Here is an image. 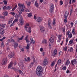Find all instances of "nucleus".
Instances as JSON below:
<instances>
[{
	"mask_svg": "<svg viewBox=\"0 0 77 77\" xmlns=\"http://www.w3.org/2000/svg\"><path fill=\"white\" fill-rule=\"evenodd\" d=\"M36 74L38 77L41 76L43 73V70L41 66H38L36 69Z\"/></svg>",
	"mask_w": 77,
	"mask_h": 77,
	"instance_id": "obj_1",
	"label": "nucleus"
},
{
	"mask_svg": "<svg viewBox=\"0 0 77 77\" xmlns=\"http://www.w3.org/2000/svg\"><path fill=\"white\" fill-rule=\"evenodd\" d=\"M25 28V30L27 32H29V33H30L31 32H32V28H31V27L29 26L28 28V29L27 30V29H28V27L24 26Z\"/></svg>",
	"mask_w": 77,
	"mask_h": 77,
	"instance_id": "obj_2",
	"label": "nucleus"
},
{
	"mask_svg": "<svg viewBox=\"0 0 77 77\" xmlns=\"http://www.w3.org/2000/svg\"><path fill=\"white\" fill-rule=\"evenodd\" d=\"M54 11V5L53 4H51L50 5V9L49 10V12L51 13H53Z\"/></svg>",
	"mask_w": 77,
	"mask_h": 77,
	"instance_id": "obj_3",
	"label": "nucleus"
},
{
	"mask_svg": "<svg viewBox=\"0 0 77 77\" xmlns=\"http://www.w3.org/2000/svg\"><path fill=\"white\" fill-rule=\"evenodd\" d=\"M77 57L75 58L73 60H72L71 61V63L72 65L73 66L74 65V64H76L77 63Z\"/></svg>",
	"mask_w": 77,
	"mask_h": 77,
	"instance_id": "obj_4",
	"label": "nucleus"
},
{
	"mask_svg": "<svg viewBox=\"0 0 77 77\" xmlns=\"http://www.w3.org/2000/svg\"><path fill=\"white\" fill-rule=\"evenodd\" d=\"M54 41V35H52L51 36V38L50 39H49V41H50L51 43H53Z\"/></svg>",
	"mask_w": 77,
	"mask_h": 77,
	"instance_id": "obj_5",
	"label": "nucleus"
},
{
	"mask_svg": "<svg viewBox=\"0 0 77 77\" xmlns=\"http://www.w3.org/2000/svg\"><path fill=\"white\" fill-rule=\"evenodd\" d=\"M7 63V59L5 58L3 59V60L2 61V65H5Z\"/></svg>",
	"mask_w": 77,
	"mask_h": 77,
	"instance_id": "obj_6",
	"label": "nucleus"
},
{
	"mask_svg": "<svg viewBox=\"0 0 77 77\" xmlns=\"http://www.w3.org/2000/svg\"><path fill=\"white\" fill-rule=\"evenodd\" d=\"M48 62L47 61V58H45L43 62V65L44 66H45L47 64Z\"/></svg>",
	"mask_w": 77,
	"mask_h": 77,
	"instance_id": "obj_7",
	"label": "nucleus"
},
{
	"mask_svg": "<svg viewBox=\"0 0 77 77\" xmlns=\"http://www.w3.org/2000/svg\"><path fill=\"white\" fill-rule=\"evenodd\" d=\"M69 15V13L68 11H66L64 14V17L65 19H67Z\"/></svg>",
	"mask_w": 77,
	"mask_h": 77,
	"instance_id": "obj_8",
	"label": "nucleus"
},
{
	"mask_svg": "<svg viewBox=\"0 0 77 77\" xmlns=\"http://www.w3.org/2000/svg\"><path fill=\"white\" fill-rule=\"evenodd\" d=\"M0 33L1 35H4V33H5V30L3 29L2 28H0Z\"/></svg>",
	"mask_w": 77,
	"mask_h": 77,
	"instance_id": "obj_9",
	"label": "nucleus"
},
{
	"mask_svg": "<svg viewBox=\"0 0 77 77\" xmlns=\"http://www.w3.org/2000/svg\"><path fill=\"white\" fill-rule=\"evenodd\" d=\"M42 21V18L41 17H39L37 20V22L38 23H41Z\"/></svg>",
	"mask_w": 77,
	"mask_h": 77,
	"instance_id": "obj_10",
	"label": "nucleus"
},
{
	"mask_svg": "<svg viewBox=\"0 0 77 77\" xmlns=\"http://www.w3.org/2000/svg\"><path fill=\"white\" fill-rule=\"evenodd\" d=\"M12 66H13V62L11 61L8 64V68H11V67H12Z\"/></svg>",
	"mask_w": 77,
	"mask_h": 77,
	"instance_id": "obj_11",
	"label": "nucleus"
},
{
	"mask_svg": "<svg viewBox=\"0 0 77 77\" xmlns=\"http://www.w3.org/2000/svg\"><path fill=\"white\" fill-rule=\"evenodd\" d=\"M14 55V54L12 53V52H11L9 53V55H8V57L10 59L11 58H12V56Z\"/></svg>",
	"mask_w": 77,
	"mask_h": 77,
	"instance_id": "obj_12",
	"label": "nucleus"
},
{
	"mask_svg": "<svg viewBox=\"0 0 77 77\" xmlns=\"http://www.w3.org/2000/svg\"><path fill=\"white\" fill-rule=\"evenodd\" d=\"M18 5L19 8H25V6L24 5V4H21L20 3H19L18 4Z\"/></svg>",
	"mask_w": 77,
	"mask_h": 77,
	"instance_id": "obj_13",
	"label": "nucleus"
},
{
	"mask_svg": "<svg viewBox=\"0 0 77 77\" xmlns=\"http://www.w3.org/2000/svg\"><path fill=\"white\" fill-rule=\"evenodd\" d=\"M40 30L41 32H42V33H43L45 31V29H44V28L43 27L41 26L40 29Z\"/></svg>",
	"mask_w": 77,
	"mask_h": 77,
	"instance_id": "obj_14",
	"label": "nucleus"
},
{
	"mask_svg": "<svg viewBox=\"0 0 77 77\" xmlns=\"http://www.w3.org/2000/svg\"><path fill=\"white\" fill-rule=\"evenodd\" d=\"M19 66L20 67H21V68H23L24 66V64L23 63H18Z\"/></svg>",
	"mask_w": 77,
	"mask_h": 77,
	"instance_id": "obj_15",
	"label": "nucleus"
},
{
	"mask_svg": "<svg viewBox=\"0 0 77 77\" xmlns=\"http://www.w3.org/2000/svg\"><path fill=\"white\" fill-rule=\"evenodd\" d=\"M28 35H27L25 38V40H26L27 44L29 43V40L27 39V38H28Z\"/></svg>",
	"mask_w": 77,
	"mask_h": 77,
	"instance_id": "obj_16",
	"label": "nucleus"
},
{
	"mask_svg": "<svg viewBox=\"0 0 77 77\" xmlns=\"http://www.w3.org/2000/svg\"><path fill=\"white\" fill-rule=\"evenodd\" d=\"M3 14L5 15V16H8V12L6 11H5L3 12Z\"/></svg>",
	"mask_w": 77,
	"mask_h": 77,
	"instance_id": "obj_17",
	"label": "nucleus"
},
{
	"mask_svg": "<svg viewBox=\"0 0 77 77\" xmlns=\"http://www.w3.org/2000/svg\"><path fill=\"white\" fill-rule=\"evenodd\" d=\"M30 40L31 41V42H30V44H32V43H33V44H35V42L32 38H30Z\"/></svg>",
	"mask_w": 77,
	"mask_h": 77,
	"instance_id": "obj_18",
	"label": "nucleus"
},
{
	"mask_svg": "<svg viewBox=\"0 0 77 77\" xmlns=\"http://www.w3.org/2000/svg\"><path fill=\"white\" fill-rule=\"evenodd\" d=\"M70 63V61H69V60H68L67 61H66V62L65 63V65H68Z\"/></svg>",
	"mask_w": 77,
	"mask_h": 77,
	"instance_id": "obj_19",
	"label": "nucleus"
},
{
	"mask_svg": "<svg viewBox=\"0 0 77 77\" xmlns=\"http://www.w3.org/2000/svg\"><path fill=\"white\" fill-rule=\"evenodd\" d=\"M35 60L33 59V61L31 63V64H30L29 66H30V67L32 66H33L32 65H33V64L35 63Z\"/></svg>",
	"mask_w": 77,
	"mask_h": 77,
	"instance_id": "obj_20",
	"label": "nucleus"
},
{
	"mask_svg": "<svg viewBox=\"0 0 77 77\" xmlns=\"http://www.w3.org/2000/svg\"><path fill=\"white\" fill-rule=\"evenodd\" d=\"M14 45V49L15 50V49H16V48L18 46V44L17 43H15Z\"/></svg>",
	"mask_w": 77,
	"mask_h": 77,
	"instance_id": "obj_21",
	"label": "nucleus"
},
{
	"mask_svg": "<svg viewBox=\"0 0 77 77\" xmlns=\"http://www.w3.org/2000/svg\"><path fill=\"white\" fill-rule=\"evenodd\" d=\"M56 24V19L54 18L53 20V22L52 23V26H54Z\"/></svg>",
	"mask_w": 77,
	"mask_h": 77,
	"instance_id": "obj_22",
	"label": "nucleus"
},
{
	"mask_svg": "<svg viewBox=\"0 0 77 77\" xmlns=\"http://www.w3.org/2000/svg\"><path fill=\"white\" fill-rule=\"evenodd\" d=\"M69 51L70 52H72L73 51V48H69Z\"/></svg>",
	"mask_w": 77,
	"mask_h": 77,
	"instance_id": "obj_23",
	"label": "nucleus"
},
{
	"mask_svg": "<svg viewBox=\"0 0 77 77\" xmlns=\"http://www.w3.org/2000/svg\"><path fill=\"white\" fill-rule=\"evenodd\" d=\"M23 19V17L20 16V19L19 20V22H24Z\"/></svg>",
	"mask_w": 77,
	"mask_h": 77,
	"instance_id": "obj_24",
	"label": "nucleus"
},
{
	"mask_svg": "<svg viewBox=\"0 0 77 77\" xmlns=\"http://www.w3.org/2000/svg\"><path fill=\"white\" fill-rule=\"evenodd\" d=\"M35 5L36 6V7H38V6H39V5L38 3V2H37V1H36L35 3Z\"/></svg>",
	"mask_w": 77,
	"mask_h": 77,
	"instance_id": "obj_25",
	"label": "nucleus"
},
{
	"mask_svg": "<svg viewBox=\"0 0 77 77\" xmlns=\"http://www.w3.org/2000/svg\"><path fill=\"white\" fill-rule=\"evenodd\" d=\"M60 5L61 6V5H62L63 4V2L62 1V0H61L60 1Z\"/></svg>",
	"mask_w": 77,
	"mask_h": 77,
	"instance_id": "obj_26",
	"label": "nucleus"
},
{
	"mask_svg": "<svg viewBox=\"0 0 77 77\" xmlns=\"http://www.w3.org/2000/svg\"><path fill=\"white\" fill-rule=\"evenodd\" d=\"M30 48V45L29 44H27V45H26V48L27 49V50H29V48Z\"/></svg>",
	"mask_w": 77,
	"mask_h": 77,
	"instance_id": "obj_27",
	"label": "nucleus"
},
{
	"mask_svg": "<svg viewBox=\"0 0 77 77\" xmlns=\"http://www.w3.org/2000/svg\"><path fill=\"white\" fill-rule=\"evenodd\" d=\"M26 4L28 6H30L31 4V2H29V1H27Z\"/></svg>",
	"mask_w": 77,
	"mask_h": 77,
	"instance_id": "obj_28",
	"label": "nucleus"
},
{
	"mask_svg": "<svg viewBox=\"0 0 77 77\" xmlns=\"http://www.w3.org/2000/svg\"><path fill=\"white\" fill-rule=\"evenodd\" d=\"M61 63V60L59 59L57 61V64H58V65H60Z\"/></svg>",
	"mask_w": 77,
	"mask_h": 77,
	"instance_id": "obj_29",
	"label": "nucleus"
},
{
	"mask_svg": "<svg viewBox=\"0 0 77 77\" xmlns=\"http://www.w3.org/2000/svg\"><path fill=\"white\" fill-rule=\"evenodd\" d=\"M68 38H71L72 36V35L71 33H70V34L68 35Z\"/></svg>",
	"mask_w": 77,
	"mask_h": 77,
	"instance_id": "obj_30",
	"label": "nucleus"
},
{
	"mask_svg": "<svg viewBox=\"0 0 77 77\" xmlns=\"http://www.w3.org/2000/svg\"><path fill=\"white\" fill-rule=\"evenodd\" d=\"M54 55H56V54H57V50H56V49L54 50Z\"/></svg>",
	"mask_w": 77,
	"mask_h": 77,
	"instance_id": "obj_31",
	"label": "nucleus"
},
{
	"mask_svg": "<svg viewBox=\"0 0 77 77\" xmlns=\"http://www.w3.org/2000/svg\"><path fill=\"white\" fill-rule=\"evenodd\" d=\"M24 37V36H22L21 38H18V39L19 41H22V40H23V37Z\"/></svg>",
	"mask_w": 77,
	"mask_h": 77,
	"instance_id": "obj_32",
	"label": "nucleus"
},
{
	"mask_svg": "<svg viewBox=\"0 0 77 77\" xmlns=\"http://www.w3.org/2000/svg\"><path fill=\"white\" fill-rule=\"evenodd\" d=\"M28 17H31L32 16V14L31 13H29L27 15Z\"/></svg>",
	"mask_w": 77,
	"mask_h": 77,
	"instance_id": "obj_33",
	"label": "nucleus"
},
{
	"mask_svg": "<svg viewBox=\"0 0 77 77\" xmlns=\"http://www.w3.org/2000/svg\"><path fill=\"white\" fill-rule=\"evenodd\" d=\"M62 35H58V39H62Z\"/></svg>",
	"mask_w": 77,
	"mask_h": 77,
	"instance_id": "obj_34",
	"label": "nucleus"
},
{
	"mask_svg": "<svg viewBox=\"0 0 77 77\" xmlns=\"http://www.w3.org/2000/svg\"><path fill=\"white\" fill-rule=\"evenodd\" d=\"M18 19H15V20L13 22V23H16V22L18 21Z\"/></svg>",
	"mask_w": 77,
	"mask_h": 77,
	"instance_id": "obj_35",
	"label": "nucleus"
},
{
	"mask_svg": "<svg viewBox=\"0 0 77 77\" xmlns=\"http://www.w3.org/2000/svg\"><path fill=\"white\" fill-rule=\"evenodd\" d=\"M12 9V7L10 6H7V9L8 10H10Z\"/></svg>",
	"mask_w": 77,
	"mask_h": 77,
	"instance_id": "obj_36",
	"label": "nucleus"
},
{
	"mask_svg": "<svg viewBox=\"0 0 77 77\" xmlns=\"http://www.w3.org/2000/svg\"><path fill=\"white\" fill-rule=\"evenodd\" d=\"M70 33H71L70 31L69 30H68L66 33V36H68V35H69V33L70 34Z\"/></svg>",
	"mask_w": 77,
	"mask_h": 77,
	"instance_id": "obj_37",
	"label": "nucleus"
},
{
	"mask_svg": "<svg viewBox=\"0 0 77 77\" xmlns=\"http://www.w3.org/2000/svg\"><path fill=\"white\" fill-rule=\"evenodd\" d=\"M47 41L46 39H45L43 40V41L42 42V43L43 44H44L45 43H47Z\"/></svg>",
	"mask_w": 77,
	"mask_h": 77,
	"instance_id": "obj_38",
	"label": "nucleus"
},
{
	"mask_svg": "<svg viewBox=\"0 0 77 77\" xmlns=\"http://www.w3.org/2000/svg\"><path fill=\"white\" fill-rule=\"evenodd\" d=\"M67 48H68V47L65 46V47L63 48V50L66 51H67Z\"/></svg>",
	"mask_w": 77,
	"mask_h": 77,
	"instance_id": "obj_39",
	"label": "nucleus"
},
{
	"mask_svg": "<svg viewBox=\"0 0 77 77\" xmlns=\"http://www.w3.org/2000/svg\"><path fill=\"white\" fill-rule=\"evenodd\" d=\"M3 2L4 5H7L8 4V1L6 0H4Z\"/></svg>",
	"mask_w": 77,
	"mask_h": 77,
	"instance_id": "obj_40",
	"label": "nucleus"
},
{
	"mask_svg": "<svg viewBox=\"0 0 77 77\" xmlns=\"http://www.w3.org/2000/svg\"><path fill=\"white\" fill-rule=\"evenodd\" d=\"M5 39H6V37H4L2 39H0V41L2 42Z\"/></svg>",
	"mask_w": 77,
	"mask_h": 77,
	"instance_id": "obj_41",
	"label": "nucleus"
},
{
	"mask_svg": "<svg viewBox=\"0 0 77 77\" xmlns=\"http://www.w3.org/2000/svg\"><path fill=\"white\" fill-rule=\"evenodd\" d=\"M73 40H70L69 42V43L70 44H72V43H73Z\"/></svg>",
	"mask_w": 77,
	"mask_h": 77,
	"instance_id": "obj_42",
	"label": "nucleus"
},
{
	"mask_svg": "<svg viewBox=\"0 0 77 77\" xmlns=\"http://www.w3.org/2000/svg\"><path fill=\"white\" fill-rule=\"evenodd\" d=\"M19 72L21 74V75H24L23 72L22 71H21V70H19Z\"/></svg>",
	"mask_w": 77,
	"mask_h": 77,
	"instance_id": "obj_43",
	"label": "nucleus"
},
{
	"mask_svg": "<svg viewBox=\"0 0 77 77\" xmlns=\"http://www.w3.org/2000/svg\"><path fill=\"white\" fill-rule=\"evenodd\" d=\"M10 14L12 15L13 16H14L15 14V13L14 12H11L10 13Z\"/></svg>",
	"mask_w": 77,
	"mask_h": 77,
	"instance_id": "obj_44",
	"label": "nucleus"
},
{
	"mask_svg": "<svg viewBox=\"0 0 77 77\" xmlns=\"http://www.w3.org/2000/svg\"><path fill=\"white\" fill-rule=\"evenodd\" d=\"M51 22L50 20H48V26H50L51 25Z\"/></svg>",
	"mask_w": 77,
	"mask_h": 77,
	"instance_id": "obj_45",
	"label": "nucleus"
},
{
	"mask_svg": "<svg viewBox=\"0 0 77 77\" xmlns=\"http://www.w3.org/2000/svg\"><path fill=\"white\" fill-rule=\"evenodd\" d=\"M72 33L73 35L75 34V29H73L72 30Z\"/></svg>",
	"mask_w": 77,
	"mask_h": 77,
	"instance_id": "obj_46",
	"label": "nucleus"
},
{
	"mask_svg": "<svg viewBox=\"0 0 77 77\" xmlns=\"http://www.w3.org/2000/svg\"><path fill=\"white\" fill-rule=\"evenodd\" d=\"M5 16H3L1 15L0 16V18H2V19H5Z\"/></svg>",
	"mask_w": 77,
	"mask_h": 77,
	"instance_id": "obj_47",
	"label": "nucleus"
},
{
	"mask_svg": "<svg viewBox=\"0 0 77 77\" xmlns=\"http://www.w3.org/2000/svg\"><path fill=\"white\" fill-rule=\"evenodd\" d=\"M30 9H28L25 10V12H30Z\"/></svg>",
	"mask_w": 77,
	"mask_h": 77,
	"instance_id": "obj_48",
	"label": "nucleus"
},
{
	"mask_svg": "<svg viewBox=\"0 0 77 77\" xmlns=\"http://www.w3.org/2000/svg\"><path fill=\"white\" fill-rule=\"evenodd\" d=\"M19 15H20V16L21 15V14H22V12L20 10L19 11H18Z\"/></svg>",
	"mask_w": 77,
	"mask_h": 77,
	"instance_id": "obj_49",
	"label": "nucleus"
},
{
	"mask_svg": "<svg viewBox=\"0 0 77 77\" xmlns=\"http://www.w3.org/2000/svg\"><path fill=\"white\" fill-rule=\"evenodd\" d=\"M63 70H66V66H63L62 68Z\"/></svg>",
	"mask_w": 77,
	"mask_h": 77,
	"instance_id": "obj_50",
	"label": "nucleus"
},
{
	"mask_svg": "<svg viewBox=\"0 0 77 77\" xmlns=\"http://www.w3.org/2000/svg\"><path fill=\"white\" fill-rule=\"evenodd\" d=\"M2 9H4V10H6V9H7V7H6V6H4Z\"/></svg>",
	"mask_w": 77,
	"mask_h": 77,
	"instance_id": "obj_51",
	"label": "nucleus"
},
{
	"mask_svg": "<svg viewBox=\"0 0 77 77\" xmlns=\"http://www.w3.org/2000/svg\"><path fill=\"white\" fill-rule=\"evenodd\" d=\"M54 62H52V63L51 65V66H54Z\"/></svg>",
	"mask_w": 77,
	"mask_h": 77,
	"instance_id": "obj_52",
	"label": "nucleus"
},
{
	"mask_svg": "<svg viewBox=\"0 0 77 77\" xmlns=\"http://www.w3.org/2000/svg\"><path fill=\"white\" fill-rule=\"evenodd\" d=\"M20 23V25L21 26H22V25H23V24H24V22H19Z\"/></svg>",
	"mask_w": 77,
	"mask_h": 77,
	"instance_id": "obj_53",
	"label": "nucleus"
},
{
	"mask_svg": "<svg viewBox=\"0 0 77 77\" xmlns=\"http://www.w3.org/2000/svg\"><path fill=\"white\" fill-rule=\"evenodd\" d=\"M4 46V43L3 42H2L1 43V47H3Z\"/></svg>",
	"mask_w": 77,
	"mask_h": 77,
	"instance_id": "obj_54",
	"label": "nucleus"
},
{
	"mask_svg": "<svg viewBox=\"0 0 77 77\" xmlns=\"http://www.w3.org/2000/svg\"><path fill=\"white\" fill-rule=\"evenodd\" d=\"M5 26H6V24H4L2 25V27H3V28H5Z\"/></svg>",
	"mask_w": 77,
	"mask_h": 77,
	"instance_id": "obj_55",
	"label": "nucleus"
},
{
	"mask_svg": "<svg viewBox=\"0 0 77 77\" xmlns=\"http://www.w3.org/2000/svg\"><path fill=\"white\" fill-rule=\"evenodd\" d=\"M27 61H30V58L29 57H28V58H27V60H26Z\"/></svg>",
	"mask_w": 77,
	"mask_h": 77,
	"instance_id": "obj_56",
	"label": "nucleus"
},
{
	"mask_svg": "<svg viewBox=\"0 0 77 77\" xmlns=\"http://www.w3.org/2000/svg\"><path fill=\"white\" fill-rule=\"evenodd\" d=\"M48 27L50 29H52V27H51V25H48Z\"/></svg>",
	"mask_w": 77,
	"mask_h": 77,
	"instance_id": "obj_57",
	"label": "nucleus"
},
{
	"mask_svg": "<svg viewBox=\"0 0 77 77\" xmlns=\"http://www.w3.org/2000/svg\"><path fill=\"white\" fill-rule=\"evenodd\" d=\"M29 26V24L28 23H26L25 27H27V26Z\"/></svg>",
	"mask_w": 77,
	"mask_h": 77,
	"instance_id": "obj_58",
	"label": "nucleus"
},
{
	"mask_svg": "<svg viewBox=\"0 0 77 77\" xmlns=\"http://www.w3.org/2000/svg\"><path fill=\"white\" fill-rule=\"evenodd\" d=\"M69 39L68 38H66V42H68V40Z\"/></svg>",
	"mask_w": 77,
	"mask_h": 77,
	"instance_id": "obj_59",
	"label": "nucleus"
},
{
	"mask_svg": "<svg viewBox=\"0 0 77 77\" xmlns=\"http://www.w3.org/2000/svg\"><path fill=\"white\" fill-rule=\"evenodd\" d=\"M20 11H21V12H24V8H22Z\"/></svg>",
	"mask_w": 77,
	"mask_h": 77,
	"instance_id": "obj_60",
	"label": "nucleus"
},
{
	"mask_svg": "<svg viewBox=\"0 0 77 77\" xmlns=\"http://www.w3.org/2000/svg\"><path fill=\"white\" fill-rule=\"evenodd\" d=\"M12 22H11V20H10L8 21V24H11V23H12Z\"/></svg>",
	"mask_w": 77,
	"mask_h": 77,
	"instance_id": "obj_61",
	"label": "nucleus"
},
{
	"mask_svg": "<svg viewBox=\"0 0 77 77\" xmlns=\"http://www.w3.org/2000/svg\"><path fill=\"white\" fill-rule=\"evenodd\" d=\"M63 31L64 33L65 32V28H63Z\"/></svg>",
	"mask_w": 77,
	"mask_h": 77,
	"instance_id": "obj_62",
	"label": "nucleus"
},
{
	"mask_svg": "<svg viewBox=\"0 0 77 77\" xmlns=\"http://www.w3.org/2000/svg\"><path fill=\"white\" fill-rule=\"evenodd\" d=\"M11 42H15V40L14 39H12L11 40Z\"/></svg>",
	"mask_w": 77,
	"mask_h": 77,
	"instance_id": "obj_63",
	"label": "nucleus"
},
{
	"mask_svg": "<svg viewBox=\"0 0 77 77\" xmlns=\"http://www.w3.org/2000/svg\"><path fill=\"white\" fill-rule=\"evenodd\" d=\"M67 19H65L64 20V21L65 23H67V20H66Z\"/></svg>",
	"mask_w": 77,
	"mask_h": 77,
	"instance_id": "obj_64",
	"label": "nucleus"
}]
</instances>
